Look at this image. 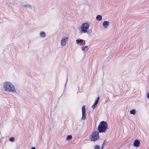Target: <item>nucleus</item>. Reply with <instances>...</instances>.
Segmentation results:
<instances>
[{
    "label": "nucleus",
    "mask_w": 149,
    "mask_h": 149,
    "mask_svg": "<svg viewBox=\"0 0 149 149\" xmlns=\"http://www.w3.org/2000/svg\"><path fill=\"white\" fill-rule=\"evenodd\" d=\"M3 88L5 91L13 93H16V91L14 85L11 82L5 81L3 84Z\"/></svg>",
    "instance_id": "nucleus-1"
},
{
    "label": "nucleus",
    "mask_w": 149,
    "mask_h": 149,
    "mask_svg": "<svg viewBox=\"0 0 149 149\" xmlns=\"http://www.w3.org/2000/svg\"><path fill=\"white\" fill-rule=\"evenodd\" d=\"M108 129V124L106 122L104 121L101 122L98 127L99 132L101 133L105 132Z\"/></svg>",
    "instance_id": "nucleus-2"
},
{
    "label": "nucleus",
    "mask_w": 149,
    "mask_h": 149,
    "mask_svg": "<svg viewBox=\"0 0 149 149\" xmlns=\"http://www.w3.org/2000/svg\"><path fill=\"white\" fill-rule=\"evenodd\" d=\"M89 26V24L88 22H85L83 23L80 26V31L83 33H86L88 34H90L91 32L89 31H88Z\"/></svg>",
    "instance_id": "nucleus-3"
},
{
    "label": "nucleus",
    "mask_w": 149,
    "mask_h": 149,
    "mask_svg": "<svg viewBox=\"0 0 149 149\" xmlns=\"http://www.w3.org/2000/svg\"><path fill=\"white\" fill-rule=\"evenodd\" d=\"M91 141H95L97 140L99 137V132L97 131H94L91 135Z\"/></svg>",
    "instance_id": "nucleus-4"
},
{
    "label": "nucleus",
    "mask_w": 149,
    "mask_h": 149,
    "mask_svg": "<svg viewBox=\"0 0 149 149\" xmlns=\"http://www.w3.org/2000/svg\"><path fill=\"white\" fill-rule=\"evenodd\" d=\"M82 117L81 119L82 120H85L86 118V108L85 106H83L82 108Z\"/></svg>",
    "instance_id": "nucleus-5"
},
{
    "label": "nucleus",
    "mask_w": 149,
    "mask_h": 149,
    "mask_svg": "<svg viewBox=\"0 0 149 149\" xmlns=\"http://www.w3.org/2000/svg\"><path fill=\"white\" fill-rule=\"evenodd\" d=\"M69 38L68 37H65L63 38L61 41V45L62 46H65L66 44L67 41L68 40Z\"/></svg>",
    "instance_id": "nucleus-6"
},
{
    "label": "nucleus",
    "mask_w": 149,
    "mask_h": 149,
    "mask_svg": "<svg viewBox=\"0 0 149 149\" xmlns=\"http://www.w3.org/2000/svg\"><path fill=\"white\" fill-rule=\"evenodd\" d=\"M109 22L107 21H104L102 23V26L104 29L107 28L109 25Z\"/></svg>",
    "instance_id": "nucleus-7"
},
{
    "label": "nucleus",
    "mask_w": 149,
    "mask_h": 149,
    "mask_svg": "<svg viewBox=\"0 0 149 149\" xmlns=\"http://www.w3.org/2000/svg\"><path fill=\"white\" fill-rule=\"evenodd\" d=\"M140 142L139 141L137 140H135L134 143L133 145L135 147H138L139 146Z\"/></svg>",
    "instance_id": "nucleus-8"
},
{
    "label": "nucleus",
    "mask_w": 149,
    "mask_h": 149,
    "mask_svg": "<svg viewBox=\"0 0 149 149\" xmlns=\"http://www.w3.org/2000/svg\"><path fill=\"white\" fill-rule=\"evenodd\" d=\"M23 7H25L26 8H28L29 9H32L33 6L29 4H27L24 6Z\"/></svg>",
    "instance_id": "nucleus-9"
},
{
    "label": "nucleus",
    "mask_w": 149,
    "mask_h": 149,
    "mask_svg": "<svg viewBox=\"0 0 149 149\" xmlns=\"http://www.w3.org/2000/svg\"><path fill=\"white\" fill-rule=\"evenodd\" d=\"M40 35L41 37L44 38L46 36V33L44 31H41L40 33Z\"/></svg>",
    "instance_id": "nucleus-10"
},
{
    "label": "nucleus",
    "mask_w": 149,
    "mask_h": 149,
    "mask_svg": "<svg viewBox=\"0 0 149 149\" xmlns=\"http://www.w3.org/2000/svg\"><path fill=\"white\" fill-rule=\"evenodd\" d=\"M96 19L97 20L101 21L102 19V17L101 15H98L97 16Z\"/></svg>",
    "instance_id": "nucleus-11"
},
{
    "label": "nucleus",
    "mask_w": 149,
    "mask_h": 149,
    "mask_svg": "<svg viewBox=\"0 0 149 149\" xmlns=\"http://www.w3.org/2000/svg\"><path fill=\"white\" fill-rule=\"evenodd\" d=\"M130 113L131 114L135 115L136 113V110L135 109H133L130 111Z\"/></svg>",
    "instance_id": "nucleus-12"
},
{
    "label": "nucleus",
    "mask_w": 149,
    "mask_h": 149,
    "mask_svg": "<svg viewBox=\"0 0 149 149\" xmlns=\"http://www.w3.org/2000/svg\"><path fill=\"white\" fill-rule=\"evenodd\" d=\"M84 40L83 39H77L76 40V42L77 44H79L80 42L82 43L83 42Z\"/></svg>",
    "instance_id": "nucleus-13"
},
{
    "label": "nucleus",
    "mask_w": 149,
    "mask_h": 149,
    "mask_svg": "<svg viewBox=\"0 0 149 149\" xmlns=\"http://www.w3.org/2000/svg\"><path fill=\"white\" fill-rule=\"evenodd\" d=\"M72 136L71 135H68L67 137V139L68 140H70L72 139Z\"/></svg>",
    "instance_id": "nucleus-14"
},
{
    "label": "nucleus",
    "mask_w": 149,
    "mask_h": 149,
    "mask_svg": "<svg viewBox=\"0 0 149 149\" xmlns=\"http://www.w3.org/2000/svg\"><path fill=\"white\" fill-rule=\"evenodd\" d=\"M99 99H100V98L99 97H98L97 99L96 100L95 102L94 103H95V104H97L98 103V102L99 101Z\"/></svg>",
    "instance_id": "nucleus-15"
},
{
    "label": "nucleus",
    "mask_w": 149,
    "mask_h": 149,
    "mask_svg": "<svg viewBox=\"0 0 149 149\" xmlns=\"http://www.w3.org/2000/svg\"><path fill=\"white\" fill-rule=\"evenodd\" d=\"M88 47L87 46H83L81 47V49L82 51H84L86 48H87Z\"/></svg>",
    "instance_id": "nucleus-16"
},
{
    "label": "nucleus",
    "mask_w": 149,
    "mask_h": 149,
    "mask_svg": "<svg viewBox=\"0 0 149 149\" xmlns=\"http://www.w3.org/2000/svg\"><path fill=\"white\" fill-rule=\"evenodd\" d=\"M9 141L11 142H14V138L13 137H11L9 139Z\"/></svg>",
    "instance_id": "nucleus-17"
},
{
    "label": "nucleus",
    "mask_w": 149,
    "mask_h": 149,
    "mask_svg": "<svg viewBox=\"0 0 149 149\" xmlns=\"http://www.w3.org/2000/svg\"><path fill=\"white\" fill-rule=\"evenodd\" d=\"M95 149H100V147L97 145H95Z\"/></svg>",
    "instance_id": "nucleus-18"
},
{
    "label": "nucleus",
    "mask_w": 149,
    "mask_h": 149,
    "mask_svg": "<svg viewBox=\"0 0 149 149\" xmlns=\"http://www.w3.org/2000/svg\"><path fill=\"white\" fill-rule=\"evenodd\" d=\"M96 105L97 104H95V103H94L93 104L92 106V107L93 109H94Z\"/></svg>",
    "instance_id": "nucleus-19"
},
{
    "label": "nucleus",
    "mask_w": 149,
    "mask_h": 149,
    "mask_svg": "<svg viewBox=\"0 0 149 149\" xmlns=\"http://www.w3.org/2000/svg\"><path fill=\"white\" fill-rule=\"evenodd\" d=\"M105 143H103V145H102V149H103V147H104V146H105Z\"/></svg>",
    "instance_id": "nucleus-20"
},
{
    "label": "nucleus",
    "mask_w": 149,
    "mask_h": 149,
    "mask_svg": "<svg viewBox=\"0 0 149 149\" xmlns=\"http://www.w3.org/2000/svg\"><path fill=\"white\" fill-rule=\"evenodd\" d=\"M147 97L149 99V93L147 94Z\"/></svg>",
    "instance_id": "nucleus-21"
},
{
    "label": "nucleus",
    "mask_w": 149,
    "mask_h": 149,
    "mask_svg": "<svg viewBox=\"0 0 149 149\" xmlns=\"http://www.w3.org/2000/svg\"><path fill=\"white\" fill-rule=\"evenodd\" d=\"M68 81V79H67L66 80V82L65 83V86H66V84H67V83Z\"/></svg>",
    "instance_id": "nucleus-22"
},
{
    "label": "nucleus",
    "mask_w": 149,
    "mask_h": 149,
    "mask_svg": "<svg viewBox=\"0 0 149 149\" xmlns=\"http://www.w3.org/2000/svg\"><path fill=\"white\" fill-rule=\"evenodd\" d=\"M31 149H36V148L34 147H33L31 148Z\"/></svg>",
    "instance_id": "nucleus-23"
}]
</instances>
